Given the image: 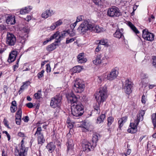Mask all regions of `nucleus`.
<instances>
[{
	"instance_id": "2eb2a0df",
	"label": "nucleus",
	"mask_w": 156,
	"mask_h": 156,
	"mask_svg": "<svg viewBox=\"0 0 156 156\" xmlns=\"http://www.w3.org/2000/svg\"><path fill=\"white\" fill-rule=\"evenodd\" d=\"M83 150L84 151L88 152L93 150L94 147H93V144H91L88 141L84 142L82 144Z\"/></svg>"
},
{
	"instance_id": "7ed1b4c3",
	"label": "nucleus",
	"mask_w": 156,
	"mask_h": 156,
	"mask_svg": "<svg viewBox=\"0 0 156 156\" xmlns=\"http://www.w3.org/2000/svg\"><path fill=\"white\" fill-rule=\"evenodd\" d=\"M93 24L87 20L83 21L77 29L78 32L81 34H83L87 31H92Z\"/></svg>"
},
{
	"instance_id": "6ab92c4d",
	"label": "nucleus",
	"mask_w": 156,
	"mask_h": 156,
	"mask_svg": "<svg viewBox=\"0 0 156 156\" xmlns=\"http://www.w3.org/2000/svg\"><path fill=\"white\" fill-rule=\"evenodd\" d=\"M54 13V11L52 10H47L44 11L42 14L41 16L43 18H47L51 16Z\"/></svg>"
},
{
	"instance_id": "a211bd4d",
	"label": "nucleus",
	"mask_w": 156,
	"mask_h": 156,
	"mask_svg": "<svg viewBox=\"0 0 156 156\" xmlns=\"http://www.w3.org/2000/svg\"><path fill=\"white\" fill-rule=\"evenodd\" d=\"M68 100L71 103L76 104L78 98L73 94H71L68 95L67 97Z\"/></svg>"
},
{
	"instance_id": "3c124183",
	"label": "nucleus",
	"mask_w": 156,
	"mask_h": 156,
	"mask_svg": "<svg viewBox=\"0 0 156 156\" xmlns=\"http://www.w3.org/2000/svg\"><path fill=\"white\" fill-rule=\"evenodd\" d=\"M23 31L25 33V34H24L25 36H27V34L29 32V30L28 29V28H24L23 30Z\"/></svg>"
},
{
	"instance_id": "393cba45",
	"label": "nucleus",
	"mask_w": 156,
	"mask_h": 156,
	"mask_svg": "<svg viewBox=\"0 0 156 156\" xmlns=\"http://www.w3.org/2000/svg\"><path fill=\"white\" fill-rule=\"evenodd\" d=\"M74 144L73 141L71 139L69 140L68 141V145H67V150L71 151L73 148Z\"/></svg>"
},
{
	"instance_id": "6e6d98bb",
	"label": "nucleus",
	"mask_w": 156,
	"mask_h": 156,
	"mask_svg": "<svg viewBox=\"0 0 156 156\" xmlns=\"http://www.w3.org/2000/svg\"><path fill=\"white\" fill-rule=\"evenodd\" d=\"M3 122H4V124L5 126H6L8 128H10L9 126V125L8 124V122L7 120H6L5 119H4Z\"/></svg>"
},
{
	"instance_id": "20e7f679",
	"label": "nucleus",
	"mask_w": 156,
	"mask_h": 156,
	"mask_svg": "<svg viewBox=\"0 0 156 156\" xmlns=\"http://www.w3.org/2000/svg\"><path fill=\"white\" fill-rule=\"evenodd\" d=\"M72 114L74 116H81L83 112V106L81 103L74 104L71 106Z\"/></svg>"
},
{
	"instance_id": "4be33fe9",
	"label": "nucleus",
	"mask_w": 156,
	"mask_h": 156,
	"mask_svg": "<svg viewBox=\"0 0 156 156\" xmlns=\"http://www.w3.org/2000/svg\"><path fill=\"white\" fill-rule=\"evenodd\" d=\"M32 9V7L31 6H29L25 7L24 8L21 9L20 11V14L24 15L30 12Z\"/></svg>"
},
{
	"instance_id": "7c9ffc66",
	"label": "nucleus",
	"mask_w": 156,
	"mask_h": 156,
	"mask_svg": "<svg viewBox=\"0 0 156 156\" xmlns=\"http://www.w3.org/2000/svg\"><path fill=\"white\" fill-rule=\"evenodd\" d=\"M128 25L131 28L136 34L139 33V31L137 30V29L134 26V25L130 22L128 23Z\"/></svg>"
},
{
	"instance_id": "f3484780",
	"label": "nucleus",
	"mask_w": 156,
	"mask_h": 156,
	"mask_svg": "<svg viewBox=\"0 0 156 156\" xmlns=\"http://www.w3.org/2000/svg\"><path fill=\"white\" fill-rule=\"evenodd\" d=\"M17 55V52L16 51H12L9 54L8 61L9 63L14 61Z\"/></svg>"
},
{
	"instance_id": "e433bc0d",
	"label": "nucleus",
	"mask_w": 156,
	"mask_h": 156,
	"mask_svg": "<svg viewBox=\"0 0 156 156\" xmlns=\"http://www.w3.org/2000/svg\"><path fill=\"white\" fill-rule=\"evenodd\" d=\"M76 39V38L75 37L72 38H66V44H68L69 43H71L74 41Z\"/></svg>"
},
{
	"instance_id": "c85d7f7f",
	"label": "nucleus",
	"mask_w": 156,
	"mask_h": 156,
	"mask_svg": "<svg viewBox=\"0 0 156 156\" xmlns=\"http://www.w3.org/2000/svg\"><path fill=\"white\" fill-rule=\"evenodd\" d=\"M114 37L119 39L123 35L122 33L119 30H117L114 34Z\"/></svg>"
},
{
	"instance_id": "aec40b11",
	"label": "nucleus",
	"mask_w": 156,
	"mask_h": 156,
	"mask_svg": "<svg viewBox=\"0 0 156 156\" xmlns=\"http://www.w3.org/2000/svg\"><path fill=\"white\" fill-rule=\"evenodd\" d=\"M6 23L10 25H13L16 23L15 16H9L6 17Z\"/></svg>"
},
{
	"instance_id": "5701e85b",
	"label": "nucleus",
	"mask_w": 156,
	"mask_h": 156,
	"mask_svg": "<svg viewBox=\"0 0 156 156\" xmlns=\"http://www.w3.org/2000/svg\"><path fill=\"white\" fill-rule=\"evenodd\" d=\"M46 148L51 153L55 149V146L53 143L50 142L48 144Z\"/></svg>"
},
{
	"instance_id": "603ef678",
	"label": "nucleus",
	"mask_w": 156,
	"mask_h": 156,
	"mask_svg": "<svg viewBox=\"0 0 156 156\" xmlns=\"http://www.w3.org/2000/svg\"><path fill=\"white\" fill-rule=\"evenodd\" d=\"M141 101L144 104L146 102V97L144 95H143L142 96Z\"/></svg>"
},
{
	"instance_id": "37998d69",
	"label": "nucleus",
	"mask_w": 156,
	"mask_h": 156,
	"mask_svg": "<svg viewBox=\"0 0 156 156\" xmlns=\"http://www.w3.org/2000/svg\"><path fill=\"white\" fill-rule=\"evenodd\" d=\"M55 23H54L50 26V27L48 28L49 29H48V30H55L56 28V27L55 26Z\"/></svg>"
},
{
	"instance_id": "58836bf2",
	"label": "nucleus",
	"mask_w": 156,
	"mask_h": 156,
	"mask_svg": "<svg viewBox=\"0 0 156 156\" xmlns=\"http://www.w3.org/2000/svg\"><path fill=\"white\" fill-rule=\"evenodd\" d=\"M54 23L55 26L56 27H58L61 25L62 24L63 22L61 20H60Z\"/></svg>"
},
{
	"instance_id": "de8ad7c7",
	"label": "nucleus",
	"mask_w": 156,
	"mask_h": 156,
	"mask_svg": "<svg viewBox=\"0 0 156 156\" xmlns=\"http://www.w3.org/2000/svg\"><path fill=\"white\" fill-rule=\"evenodd\" d=\"M94 2L96 5H99L101 4V0H93Z\"/></svg>"
},
{
	"instance_id": "412c9836",
	"label": "nucleus",
	"mask_w": 156,
	"mask_h": 156,
	"mask_svg": "<svg viewBox=\"0 0 156 156\" xmlns=\"http://www.w3.org/2000/svg\"><path fill=\"white\" fill-rule=\"evenodd\" d=\"M78 62L80 63L85 62L87 61V59L84 57V53H81L77 56Z\"/></svg>"
},
{
	"instance_id": "4468645a",
	"label": "nucleus",
	"mask_w": 156,
	"mask_h": 156,
	"mask_svg": "<svg viewBox=\"0 0 156 156\" xmlns=\"http://www.w3.org/2000/svg\"><path fill=\"white\" fill-rule=\"evenodd\" d=\"M142 36L144 39L147 41H151L154 39V35L146 30H143Z\"/></svg>"
},
{
	"instance_id": "2f4dec72",
	"label": "nucleus",
	"mask_w": 156,
	"mask_h": 156,
	"mask_svg": "<svg viewBox=\"0 0 156 156\" xmlns=\"http://www.w3.org/2000/svg\"><path fill=\"white\" fill-rule=\"evenodd\" d=\"M56 46L55 44L54 43L48 45L46 48L47 50L49 51H51L56 48Z\"/></svg>"
},
{
	"instance_id": "49530a36",
	"label": "nucleus",
	"mask_w": 156,
	"mask_h": 156,
	"mask_svg": "<svg viewBox=\"0 0 156 156\" xmlns=\"http://www.w3.org/2000/svg\"><path fill=\"white\" fill-rule=\"evenodd\" d=\"M16 106H11L10 108V110L11 112H15L17 109Z\"/></svg>"
},
{
	"instance_id": "c03bdc74",
	"label": "nucleus",
	"mask_w": 156,
	"mask_h": 156,
	"mask_svg": "<svg viewBox=\"0 0 156 156\" xmlns=\"http://www.w3.org/2000/svg\"><path fill=\"white\" fill-rule=\"evenodd\" d=\"M83 17L82 16H79L77 17L76 22L77 23L82 20Z\"/></svg>"
},
{
	"instance_id": "9d476101",
	"label": "nucleus",
	"mask_w": 156,
	"mask_h": 156,
	"mask_svg": "<svg viewBox=\"0 0 156 156\" xmlns=\"http://www.w3.org/2000/svg\"><path fill=\"white\" fill-rule=\"evenodd\" d=\"M42 130L41 127H38L37 128V131L34 134L35 136H37L38 144H42L45 141L43 133H41Z\"/></svg>"
},
{
	"instance_id": "4d7b16f0",
	"label": "nucleus",
	"mask_w": 156,
	"mask_h": 156,
	"mask_svg": "<svg viewBox=\"0 0 156 156\" xmlns=\"http://www.w3.org/2000/svg\"><path fill=\"white\" fill-rule=\"evenodd\" d=\"M153 64L155 67H156V56L154 57L153 58Z\"/></svg>"
},
{
	"instance_id": "0e129e2a",
	"label": "nucleus",
	"mask_w": 156,
	"mask_h": 156,
	"mask_svg": "<svg viewBox=\"0 0 156 156\" xmlns=\"http://www.w3.org/2000/svg\"><path fill=\"white\" fill-rule=\"evenodd\" d=\"M31 19V17L30 16H27L26 18H25V20L29 21V20H30Z\"/></svg>"
},
{
	"instance_id": "338daca9",
	"label": "nucleus",
	"mask_w": 156,
	"mask_h": 156,
	"mask_svg": "<svg viewBox=\"0 0 156 156\" xmlns=\"http://www.w3.org/2000/svg\"><path fill=\"white\" fill-rule=\"evenodd\" d=\"M11 106H16V102L15 101H14L12 102Z\"/></svg>"
},
{
	"instance_id": "5fc2aeb1",
	"label": "nucleus",
	"mask_w": 156,
	"mask_h": 156,
	"mask_svg": "<svg viewBox=\"0 0 156 156\" xmlns=\"http://www.w3.org/2000/svg\"><path fill=\"white\" fill-rule=\"evenodd\" d=\"M26 106L29 108H31L33 107L32 103L30 102L27 104Z\"/></svg>"
},
{
	"instance_id": "bf43d9fd",
	"label": "nucleus",
	"mask_w": 156,
	"mask_h": 156,
	"mask_svg": "<svg viewBox=\"0 0 156 156\" xmlns=\"http://www.w3.org/2000/svg\"><path fill=\"white\" fill-rule=\"evenodd\" d=\"M77 23L76 22H75L74 23L70 25V27H71V28L72 29H74V27H75L76 26Z\"/></svg>"
},
{
	"instance_id": "ddd939ff",
	"label": "nucleus",
	"mask_w": 156,
	"mask_h": 156,
	"mask_svg": "<svg viewBox=\"0 0 156 156\" xmlns=\"http://www.w3.org/2000/svg\"><path fill=\"white\" fill-rule=\"evenodd\" d=\"M132 82L129 79L125 81V85L124 87L125 92L127 94H129L132 92Z\"/></svg>"
},
{
	"instance_id": "774afa93",
	"label": "nucleus",
	"mask_w": 156,
	"mask_h": 156,
	"mask_svg": "<svg viewBox=\"0 0 156 156\" xmlns=\"http://www.w3.org/2000/svg\"><path fill=\"white\" fill-rule=\"evenodd\" d=\"M52 39H51V37L50 38V40H48L46 41H45L44 42H43V44L44 45H45V44H46L47 43H48L49 41H51V40H52Z\"/></svg>"
},
{
	"instance_id": "a18cd8bd",
	"label": "nucleus",
	"mask_w": 156,
	"mask_h": 156,
	"mask_svg": "<svg viewBox=\"0 0 156 156\" xmlns=\"http://www.w3.org/2000/svg\"><path fill=\"white\" fill-rule=\"evenodd\" d=\"M34 95L37 99H39L41 97V93L39 91H38L37 93L35 94Z\"/></svg>"
},
{
	"instance_id": "dca6fc26",
	"label": "nucleus",
	"mask_w": 156,
	"mask_h": 156,
	"mask_svg": "<svg viewBox=\"0 0 156 156\" xmlns=\"http://www.w3.org/2000/svg\"><path fill=\"white\" fill-rule=\"evenodd\" d=\"M118 74V72L115 69H113L107 76L108 80H112L116 78Z\"/></svg>"
},
{
	"instance_id": "423d86ee",
	"label": "nucleus",
	"mask_w": 156,
	"mask_h": 156,
	"mask_svg": "<svg viewBox=\"0 0 156 156\" xmlns=\"http://www.w3.org/2000/svg\"><path fill=\"white\" fill-rule=\"evenodd\" d=\"M93 63L95 65L100 64L106 65L107 63V60L105 56L101 54L98 55L93 60Z\"/></svg>"
},
{
	"instance_id": "0eeeda50",
	"label": "nucleus",
	"mask_w": 156,
	"mask_h": 156,
	"mask_svg": "<svg viewBox=\"0 0 156 156\" xmlns=\"http://www.w3.org/2000/svg\"><path fill=\"white\" fill-rule=\"evenodd\" d=\"M68 34V30L63 31L60 34H59V32H57L56 33L51 37V39L56 38L57 41L55 42L58 43L60 42L62 38H64Z\"/></svg>"
},
{
	"instance_id": "f8f14e48",
	"label": "nucleus",
	"mask_w": 156,
	"mask_h": 156,
	"mask_svg": "<svg viewBox=\"0 0 156 156\" xmlns=\"http://www.w3.org/2000/svg\"><path fill=\"white\" fill-rule=\"evenodd\" d=\"M27 148H25L22 145L21 148L18 150L16 149L15 151V156H26L27 154Z\"/></svg>"
},
{
	"instance_id": "09e8293b",
	"label": "nucleus",
	"mask_w": 156,
	"mask_h": 156,
	"mask_svg": "<svg viewBox=\"0 0 156 156\" xmlns=\"http://www.w3.org/2000/svg\"><path fill=\"white\" fill-rule=\"evenodd\" d=\"M46 70L47 72H50L51 71V68L50 65L49 64H48L46 65Z\"/></svg>"
},
{
	"instance_id": "c9c22d12",
	"label": "nucleus",
	"mask_w": 156,
	"mask_h": 156,
	"mask_svg": "<svg viewBox=\"0 0 156 156\" xmlns=\"http://www.w3.org/2000/svg\"><path fill=\"white\" fill-rule=\"evenodd\" d=\"M99 45L101 44L107 46L108 45V41L107 40H101L99 42Z\"/></svg>"
},
{
	"instance_id": "79ce46f5",
	"label": "nucleus",
	"mask_w": 156,
	"mask_h": 156,
	"mask_svg": "<svg viewBox=\"0 0 156 156\" xmlns=\"http://www.w3.org/2000/svg\"><path fill=\"white\" fill-rule=\"evenodd\" d=\"M44 70H42L41 72L37 74V77L39 79H40L42 77V76H44Z\"/></svg>"
},
{
	"instance_id": "f704fd0d",
	"label": "nucleus",
	"mask_w": 156,
	"mask_h": 156,
	"mask_svg": "<svg viewBox=\"0 0 156 156\" xmlns=\"http://www.w3.org/2000/svg\"><path fill=\"white\" fill-rule=\"evenodd\" d=\"M152 120L154 127L155 128L156 127V113L152 114Z\"/></svg>"
},
{
	"instance_id": "a19ab883",
	"label": "nucleus",
	"mask_w": 156,
	"mask_h": 156,
	"mask_svg": "<svg viewBox=\"0 0 156 156\" xmlns=\"http://www.w3.org/2000/svg\"><path fill=\"white\" fill-rule=\"evenodd\" d=\"M114 119L112 117H108V126L111 125L112 123L113 122Z\"/></svg>"
},
{
	"instance_id": "a878e982",
	"label": "nucleus",
	"mask_w": 156,
	"mask_h": 156,
	"mask_svg": "<svg viewBox=\"0 0 156 156\" xmlns=\"http://www.w3.org/2000/svg\"><path fill=\"white\" fill-rule=\"evenodd\" d=\"M127 120V117H124L119 119L118 121V123L119 125V128H121L123 126V124L125 123Z\"/></svg>"
},
{
	"instance_id": "8fccbe9b",
	"label": "nucleus",
	"mask_w": 156,
	"mask_h": 156,
	"mask_svg": "<svg viewBox=\"0 0 156 156\" xmlns=\"http://www.w3.org/2000/svg\"><path fill=\"white\" fill-rule=\"evenodd\" d=\"M141 76L142 80H145V79L147 78L148 77L147 75L145 74H142Z\"/></svg>"
},
{
	"instance_id": "bb28decb",
	"label": "nucleus",
	"mask_w": 156,
	"mask_h": 156,
	"mask_svg": "<svg viewBox=\"0 0 156 156\" xmlns=\"http://www.w3.org/2000/svg\"><path fill=\"white\" fill-rule=\"evenodd\" d=\"M92 31H94L97 33H100L103 31L101 28H100L98 26L95 25L93 24V28Z\"/></svg>"
},
{
	"instance_id": "c756f323",
	"label": "nucleus",
	"mask_w": 156,
	"mask_h": 156,
	"mask_svg": "<svg viewBox=\"0 0 156 156\" xmlns=\"http://www.w3.org/2000/svg\"><path fill=\"white\" fill-rule=\"evenodd\" d=\"M105 118V114H101L99 116L97 119V122L98 123H100L103 122Z\"/></svg>"
},
{
	"instance_id": "69168bd1",
	"label": "nucleus",
	"mask_w": 156,
	"mask_h": 156,
	"mask_svg": "<svg viewBox=\"0 0 156 156\" xmlns=\"http://www.w3.org/2000/svg\"><path fill=\"white\" fill-rule=\"evenodd\" d=\"M2 156H7V153L4 150L2 151Z\"/></svg>"
},
{
	"instance_id": "9b49d317",
	"label": "nucleus",
	"mask_w": 156,
	"mask_h": 156,
	"mask_svg": "<svg viewBox=\"0 0 156 156\" xmlns=\"http://www.w3.org/2000/svg\"><path fill=\"white\" fill-rule=\"evenodd\" d=\"M7 44L9 46H13L16 43V37L12 34L7 32L6 35Z\"/></svg>"
},
{
	"instance_id": "680f3d73",
	"label": "nucleus",
	"mask_w": 156,
	"mask_h": 156,
	"mask_svg": "<svg viewBox=\"0 0 156 156\" xmlns=\"http://www.w3.org/2000/svg\"><path fill=\"white\" fill-rule=\"evenodd\" d=\"M101 49V47L100 46V45H98V46L96 48V49L95 50V51L96 52H98Z\"/></svg>"
},
{
	"instance_id": "052dcab7",
	"label": "nucleus",
	"mask_w": 156,
	"mask_h": 156,
	"mask_svg": "<svg viewBox=\"0 0 156 156\" xmlns=\"http://www.w3.org/2000/svg\"><path fill=\"white\" fill-rule=\"evenodd\" d=\"M21 119H16V123L18 125H20V124Z\"/></svg>"
},
{
	"instance_id": "f03ea898",
	"label": "nucleus",
	"mask_w": 156,
	"mask_h": 156,
	"mask_svg": "<svg viewBox=\"0 0 156 156\" xmlns=\"http://www.w3.org/2000/svg\"><path fill=\"white\" fill-rule=\"evenodd\" d=\"M95 98L99 103L103 102L107 98L106 87H104L100 89L99 91L97 92L94 94Z\"/></svg>"
},
{
	"instance_id": "ea45409f",
	"label": "nucleus",
	"mask_w": 156,
	"mask_h": 156,
	"mask_svg": "<svg viewBox=\"0 0 156 156\" xmlns=\"http://www.w3.org/2000/svg\"><path fill=\"white\" fill-rule=\"evenodd\" d=\"M146 80H142L141 82L140 83V86L141 87H145L146 86V83L145 81Z\"/></svg>"
},
{
	"instance_id": "6e6552de",
	"label": "nucleus",
	"mask_w": 156,
	"mask_h": 156,
	"mask_svg": "<svg viewBox=\"0 0 156 156\" xmlns=\"http://www.w3.org/2000/svg\"><path fill=\"white\" fill-rule=\"evenodd\" d=\"M62 98V96L60 95H56L52 98L50 103L51 106L53 108L59 107L61 104Z\"/></svg>"
},
{
	"instance_id": "473e14b6",
	"label": "nucleus",
	"mask_w": 156,
	"mask_h": 156,
	"mask_svg": "<svg viewBox=\"0 0 156 156\" xmlns=\"http://www.w3.org/2000/svg\"><path fill=\"white\" fill-rule=\"evenodd\" d=\"M22 111L21 108L19 109L16 113V119H21Z\"/></svg>"
},
{
	"instance_id": "f257e3e1",
	"label": "nucleus",
	"mask_w": 156,
	"mask_h": 156,
	"mask_svg": "<svg viewBox=\"0 0 156 156\" xmlns=\"http://www.w3.org/2000/svg\"><path fill=\"white\" fill-rule=\"evenodd\" d=\"M145 113L144 110H142L139 111V114L137 115V119L135 120L134 122L131 123L129 128L127 130L128 132L134 133L137 131V126L140 121H142L143 119V116Z\"/></svg>"
},
{
	"instance_id": "13d9d810",
	"label": "nucleus",
	"mask_w": 156,
	"mask_h": 156,
	"mask_svg": "<svg viewBox=\"0 0 156 156\" xmlns=\"http://www.w3.org/2000/svg\"><path fill=\"white\" fill-rule=\"evenodd\" d=\"M22 119L25 122H27L29 120V117L28 116H25V117L23 118Z\"/></svg>"
},
{
	"instance_id": "39448f33",
	"label": "nucleus",
	"mask_w": 156,
	"mask_h": 156,
	"mask_svg": "<svg viewBox=\"0 0 156 156\" xmlns=\"http://www.w3.org/2000/svg\"><path fill=\"white\" fill-rule=\"evenodd\" d=\"M84 88L83 82L80 79L76 80L73 87V90L76 93H81L83 91Z\"/></svg>"
},
{
	"instance_id": "1a4fd4ad",
	"label": "nucleus",
	"mask_w": 156,
	"mask_h": 156,
	"mask_svg": "<svg viewBox=\"0 0 156 156\" xmlns=\"http://www.w3.org/2000/svg\"><path fill=\"white\" fill-rule=\"evenodd\" d=\"M107 13L108 16L112 17H119L121 15L119 9L115 7L109 9Z\"/></svg>"
},
{
	"instance_id": "b1692460",
	"label": "nucleus",
	"mask_w": 156,
	"mask_h": 156,
	"mask_svg": "<svg viewBox=\"0 0 156 156\" xmlns=\"http://www.w3.org/2000/svg\"><path fill=\"white\" fill-rule=\"evenodd\" d=\"M98 140V134L94 133L93 135L92 141L93 143V147H95L97 145V142Z\"/></svg>"
},
{
	"instance_id": "72a5a7b5",
	"label": "nucleus",
	"mask_w": 156,
	"mask_h": 156,
	"mask_svg": "<svg viewBox=\"0 0 156 156\" xmlns=\"http://www.w3.org/2000/svg\"><path fill=\"white\" fill-rule=\"evenodd\" d=\"M100 103H98V104L95 105L94 106L95 111L96 112L97 114H99L100 112Z\"/></svg>"
},
{
	"instance_id": "e2e57ef3",
	"label": "nucleus",
	"mask_w": 156,
	"mask_h": 156,
	"mask_svg": "<svg viewBox=\"0 0 156 156\" xmlns=\"http://www.w3.org/2000/svg\"><path fill=\"white\" fill-rule=\"evenodd\" d=\"M18 135L19 136L21 137H23L24 136V134L22 132H19L18 134Z\"/></svg>"
},
{
	"instance_id": "864d4df0",
	"label": "nucleus",
	"mask_w": 156,
	"mask_h": 156,
	"mask_svg": "<svg viewBox=\"0 0 156 156\" xmlns=\"http://www.w3.org/2000/svg\"><path fill=\"white\" fill-rule=\"evenodd\" d=\"M27 86V85H26V83H24V84L21 87L19 92L21 90H24L25 87Z\"/></svg>"
},
{
	"instance_id": "cd10ccee",
	"label": "nucleus",
	"mask_w": 156,
	"mask_h": 156,
	"mask_svg": "<svg viewBox=\"0 0 156 156\" xmlns=\"http://www.w3.org/2000/svg\"><path fill=\"white\" fill-rule=\"evenodd\" d=\"M81 67L80 66H76L73 67L71 69V71L73 73H79L81 71Z\"/></svg>"
},
{
	"instance_id": "4c0bfd02",
	"label": "nucleus",
	"mask_w": 156,
	"mask_h": 156,
	"mask_svg": "<svg viewBox=\"0 0 156 156\" xmlns=\"http://www.w3.org/2000/svg\"><path fill=\"white\" fill-rule=\"evenodd\" d=\"M68 34L71 37H73L76 34L75 30L73 29H72L71 30H68Z\"/></svg>"
}]
</instances>
